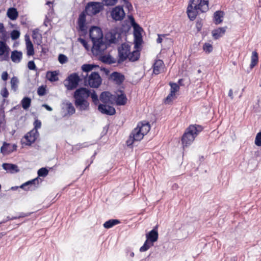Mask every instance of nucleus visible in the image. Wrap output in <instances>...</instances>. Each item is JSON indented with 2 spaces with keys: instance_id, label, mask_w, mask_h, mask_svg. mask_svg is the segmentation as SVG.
Wrapping results in <instances>:
<instances>
[{
  "instance_id": "f257e3e1",
  "label": "nucleus",
  "mask_w": 261,
  "mask_h": 261,
  "mask_svg": "<svg viewBox=\"0 0 261 261\" xmlns=\"http://www.w3.org/2000/svg\"><path fill=\"white\" fill-rule=\"evenodd\" d=\"M90 38L93 43L91 49L94 55L102 54L107 48V43L103 41V34L100 28L97 27H92L89 31Z\"/></svg>"
},
{
  "instance_id": "f03ea898",
  "label": "nucleus",
  "mask_w": 261,
  "mask_h": 261,
  "mask_svg": "<svg viewBox=\"0 0 261 261\" xmlns=\"http://www.w3.org/2000/svg\"><path fill=\"white\" fill-rule=\"evenodd\" d=\"M209 0H190L187 13L189 19L194 20L199 13L206 12L208 9Z\"/></svg>"
},
{
  "instance_id": "7ed1b4c3",
  "label": "nucleus",
  "mask_w": 261,
  "mask_h": 261,
  "mask_svg": "<svg viewBox=\"0 0 261 261\" xmlns=\"http://www.w3.org/2000/svg\"><path fill=\"white\" fill-rule=\"evenodd\" d=\"M90 95V91L86 88L76 89L73 94L74 105L79 111H87L89 108L88 99Z\"/></svg>"
},
{
  "instance_id": "20e7f679",
  "label": "nucleus",
  "mask_w": 261,
  "mask_h": 261,
  "mask_svg": "<svg viewBox=\"0 0 261 261\" xmlns=\"http://www.w3.org/2000/svg\"><path fill=\"white\" fill-rule=\"evenodd\" d=\"M150 129L148 122H139L130 134L129 139L126 141L128 146L132 145L135 141H140Z\"/></svg>"
},
{
  "instance_id": "39448f33",
  "label": "nucleus",
  "mask_w": 261,
  "mask_h": 261,
  "mask_svg": "<svg viewBox=\"0 0 261 261\" xmlns=\"http://www.w3.org/2000/svg\"><path fill=\"white\" fill-rule=\"evenodd\" d=\"M202 127L199 125H191L186 129L183 135L181 141L184 146L190 145L194 140L195 138L202 130Z\"/></svg>"
},
{
  "instance_id": "423d86ee",
  "label": "nucleus",
  "mask_w": 261,
  "mask_h": 261,
  "mask_svg": "<svg viewBox=\"0 0 261 261\" xmlns=\"http://www.w3.org/2000/svg\"><path fill=\"white\" fill-rule=\"evenodd\" d=\"M80 81V77L76 73L70 74L64 81V85L69 90H73L77 87Z\"/></svg>"
},
{
  "instance_id": "0eeeda50",
  "label": "nucleus",
  "mask_w": 261,
  "mask_h": 261,
  "mask_svg": "<svg viewBox=\"0 0 261 261\" xmlns=\"http://www.w3.org/2000/svg\"><path fill=\"white\" fill-rule=\"evenodd\" d=\"M102 9V6L98 2H89L86 7L87 14L90 16L98 13Z\"/></svg>"
},
{
  "instance_id": "6e6552de",
  "label": "nucleus",
  "mask_w": 261,
  "mask_h": 261,
  "mask_svg": "<svg viewBox=\"0 0 261 261\" xmlns=\"http://www.w3.org/2000/svg\"><path fill=\"white\" fill-rule=\"evenodd\" d=\"M130 51V45L126 43L122 44L118 48V62L122 63L126 60L128 56Z\"/></svg>"
},
{
  "instance_id": "1a4fd4ad",
  "label": "nucleus",
  "mask_w": 261,
  "mask_h": 261,
  "mask_svg": "<svg viewBox=\"0 0 261 261\" xmlns=\"http://www.w3.org/2000/svg\"><path fill=\"white\" fill-rule=\"evenodd\" d=\"M88 81L91 87L98 88L101 83V79L97 72H93L89 76Z\"/></svg>"
},
{
  "instance_id": "9d476101",
  "label": "nucleus",
  "mask_w": 261,
  "mask_h": 261,
  "mask_svg": "<svg viewBox=\"0 0 261 261\" xmlns=\"http://www.w3.org/2000/svg\"><path fill=\"white\" fill-rule=\"evenodd\" d=\"M125 15L124 10L122 7L117 6L115 7L111 12V16L113 19L116 21L121 20Z\"/></svg>"
},
{
  "instance_id": "9b49d317",
  "label": "nucleus",
  "mask_w": 261,
  "mask_h": 261,
  "mask_svg": "<svg viewBox=\"0 0 261 261\" xmlns=\"http://www.w3.org/2000/svg\"><path fill=\"white\" fill-rule=\"evenodd\" d=\"M10 47L4 41H0V57L2 60L8 61L9 59Z\"/></svg>"
},
{
  "instance_id": "f8f14e48",
  "label": "nucleus",
  "mask_w": 261,
  "mask_h": 261,
  "mask_svg": "<svg viewBox=\"0 0 261 261\" xmlns=\"http://www.w3.org/2000/svg\"><path fill=\"white\" fill-rule=\"evenodd\" d=\"M114 95L112 94L109 92H103L100 95V100L104 103V105L114 104Z\"/></svg>"
},
{
  "instance_id": "ddd939ff",
  "label": "nucleus",
  "mask_w": 261,
  "mask_h": 261,
  "mask_svg": "<svg viewBox=\"0 0 261 261\" xmlns=\"http://www.w3.org/2000/svg\"><path fill=\"white\" fill-rule=\"evenodd\" d=\"M98 110L102 114L107 115H113L116 113L115 108L108 105L100 104L98 107Z\"/></svg>"
},
{
  "instance_id": "4468645a",
  "label": "nucleus",
  "mask_w": 261,
  "mask_h": 261,
  "mask_svg": "<svg viewBox=\"0 0 261 261\" xmlns=\"http://www.w3.org/2000/svg\"><path fill=\"white\" fill-rule=\"evenodd\" d=\"M39 184V180L38 178H36L31 180H29L27 182L21 185L19 187L25 191L29 190H34L37 187Z\"/></svg>"
},
{
  "instance_id": "2eb2a0df",
  "label": "nucleus",
  "mask_w": 261,
  "mask_h": 261,
  "mask_svg": "<svg viewBox=\"0 0 261 261\" xmlns=\"http://www.w3.org/2000/svg\"><path fill=\"white\" fill-rule=\"evenodd\" d=\"M38 135L39 134L37 130H32L27 133L24 136V138L27 141V142H25V144L27 145H31L35 141L38 136Z\"/></svg>"
},
{
  "instance_id": "dca6fc26",
  "label": "nucleus",
  "mask_w": 261,
  "mask_h": 261,
  "mask_svg": "<svg viewBox=\"0 0 261 261\" xmlns=\"http://www.w3.org/2000/svg\"><path fill=\"white\" fill-rule=\"evenodd\" d=\"M115 103L118 106H123L126 103L127 98L126 95L123 93L122 91H120L119 93L114 95Z\"/></svg>"
},
{
  "instance_id": "f3484780",
  "label": "nucleus",
  "mask_w": 261,
  "mask_h": 261,
  "mask_svg": "<svg viewBox=\"0 0 261 261\" xmlns=\"http://www.w3.org/2000/svg\"><path fill=\"white\" fill-rule=\"evenodd\" d=\"M120 34L115 31L108 33L106 35V39L111 43H116L118 42Z\"/></svg>"
},
{
  "instance_id": "a211bd4d",
  "label": "nucleus",
  "mask_w": 261,
  "mask_h": 261,
  "mask_svg": "<svg viewBox=\"0 0 261 261\" xmlns=\"http://www.w3.org/2000/svg\"><path fill=\"white\" fill-rule=\"evenodd\" d=\"M25 41L26 44L27 54L28 56H33L34 55V49L33 45L30 39L29 36L25 35Z\"/></svg>"
},
{
  "instance_id": "6ab92c4d",
  "label": "nucleus",
  "mask_w": 261,
  "mask_h": 261,
  "mask_svg": "<svg viewBox=\"0 0 261 261\" xmlns=\"http://www.w3.org/2000/svg\"><path fill=\"white\" fill-rule=\"evenodd\" d=\"M10 58L13 62L19 63L22 59V53L17 50H13L11 52Z\"/></svg>"
},
{
  "instance_id": "aec40b11",
  "label": "nucleus",
  "mask_w": 261,
  "mask_h": 261,
  "mask_svg": "<svg viewBox=\"0 0 261 261\" xmlns=\"http://www.w3.org/2000/svg\"><path fill=\"white\" fill-rule=\"evenodd\" d=\"M2 167L4 169L10 172V173H15L19 171V169H18V166L15 164L4 163L2 165Z\"/></svg>"
},
{
  "instance_id": "412c9836",
  "label": "nucleus",
  "mask_w": 261,
  "mask_h": 261,
  "mask_svg": "<svg viewBox=\"0 0 261 261\" xmlns=\"http://www.w3.org/2000/svg\"><path fill=\"white\" fill-rule=\"evenodd\" d=\"M111 77L118 85L121 84L125 79L124 75L118 72H113Z\"/></svg>"
},
{
  "instance_id": "4be33fe9",
  "label": "nucleus",
  "mask_w": 261,
  "mask_h": 261,
  "mask_svg": "<svg viewBox=\"0 0 261 261\" xmlns=\"http://www.w3.org/2000/svg\"><path fill=\"white\" fill-rule=\"evenodd\" d=\"M164 63L161 60H156L153 64V72L155 74H158L164 69Z\"/></svg>"
},
{
  "instance_id": "5701e85b",
  "label": "nucleus",
  "mask_w": 261,
  "mask_h": 261,
  "mask_svg": "<svg viewBox=\"0 0 261 261\" xmlns=\"http://www.w3.org/2000/svg\"><path fill=\"white\" fill-rule=\"evenodd\" d=\"M104 54V52L101 54L99 55V60L101 61L102 62L106 64H113L115 63L116 62V60L113 58L110 55H102Z\"/></svg>"
},
{
  "instance_id": "b1692460",
  "label": "nucleus",
  "mask_w": 261,
  "mask_h": 261,
  "mask_svg": "<svg viewBox=\"0 0 261 261\" xmlns=\"http://www.w3.org/2000/svg\"><path fill=\"white\" fill-rule=\"evenodd\" d=\"M226 27L219 28L214 30L212 33L215 39H218L221 37L226 32Z\"/></svg>"
},
{
  "instance_id": "393cba45",
  "label": "nucleus",
  "mask_w": 261,
  "mask_h": 261,
  "mask_svg": "<svg viewBox=\"0 0 261 261\" xmlns=\"http://www.w3.org/2000/svg\"><path fill=\"white\" fill-rule=\"evenodd\" d=\"M147 240L153 243L156 242L158 239V232L154 229L151 230L148 233L146 234Z\"/></svg>"
},
{
  "instance_id": "a878e982",
  "label": "nucleus",
  "mask_w": 261,
  "mask_h": 261,
  "mask_svg": "<svg viewBox=\"0 0 261 261\" xmlns=\"http://www.w3.org/2000/svg\"><path fill=\"white\" fill-rule=\"evenodd\" d=\"M224 12L222 11H217L214 14V21L216 24H220L223 21Z\"/></svg>"
},
{
  "instance_id": "bb28decb",
  "label": "nucleus",
  "mask_w": 261,
  "mask_h": 261,
  "mask_svg": "<svg viewBox=\"0 0 261 261\" xmlns=\"http://www.w3.org/2000/svg\"><path fill=\"white\" fill-rule=\"evenodd\" d=\"M7 16L12 20H16L18 16V13L16 9L14 8H9L7 13Z\"/></svg>"
},
{
  "instance_id": "cd10ccee",
  "label": "nucleus",
  "mask_w": 261,
  "mask_h": 261,
  "mask_svg": "<svg viewBox=\"0 0 261 261\" xmlns=\"http://www.w3.org/2000/svg\"><path fill=\"white\" fill-rule=\"evenodd\" d=\"M258 62V54L256 51H254L252 53L251 57V63L250 65V68H253L255 66Z\"/></svg>"
},
{
  "instance_id": "c85d7f7f",
  "label": "nucleus",
  "mask_w": 261,
  "mask_h": 261,
  "mask_svg": "<svg viewBox=\"0 0 261 261\" xmlns=\"http://www.w3.org/2000/svg\"><path fill=\"white\" fill-rule=\"evenodd\" d=\"M85 23L86 15L84 12H83L80 15L78 19V24L81 30H84V28L85 26Z\"/></svg>"
},
{
  "instance_id": "c756f323",
  "label": "nucleus",
  "mask_w": 261,
  "mask_h": 261,
  "mask_svg": "<svg viewBox=\"0 0 261 261\" xmlns=\"http://www.w3.org/2000/svg\"><path fill=\"white\" fill-rule=\"evenodd\" d=\"M47 79L50 82L58 81V73L55 71H48L46 73Z\"/></svg>"
},
{
  "instance_id": "7c9ffc66",
  "label": "nucleus",
  "mask_w": 261,
  "mask_h": 261,
  "mask_svg": "<svg viewBox=\"0 0 261 261\" xmlns=\"http://www.w3.org/2000/svg\"><path fill=\"white\" fill-rule=\"evenodd\" d=\"M140 57V53L137 50H134L130 53L129 51L127 58L130 61H136L138 60Z\"/></svg>"
},
{
  "instance_id": "2f4dec72",
  "label": "nucleus",
  "mask_w": 261,
  "mask_h": 261,
  "mask_svg": "<svg viewBox=\"0 0 261 261\" xmlns=\"http://www.w3.org/2000/svg\"><path fill=\"white\" fill-rule=\"evenodd\" d=\"M120 223V221L117 219H111L106 221L103 224V226L106 228H110L113 226L117 225Z\"/></svg>"
},
{
  "instance_id": "473e14b6",
  "label": "nucleus",
  "mask_w": 261,
  "mask_h": 261,
  "mask_svg": "<svg viewBox=\"0 0 261 261\" xmlns=\"http://www.w3.org/2000/svg\"><path fill=\"white\" fill-rule=\"evenodd\" d=\"M64 105H65L67 111L69 115H72L75 113V108L71 102L67 101L64 102Z\"/></svg>"
},
{
  "instance_id": "72a5a7b5",
  "label": "nucleus",
  "mask_w": 261,
  "mask_h": 261,
  "mask_svg": "<svg viewBox=\"0 0 261 261\" xmlns=\"http://www.w3.org/2000/svg\"><path fill=\"white\" fill-rule=\"evenodd\" d=\"M31 103V99L28 97H24L21 100L22 107L25 110L28 109L30 107Z\"/></svg>"
},
{
  "instance_id": "f704fd0d",
  "label": "nucleus",
  "mask_w": 261,
  "mask_h": 261,
  "mask_svg": "<svg viewBox=\"0 0 261 261\" xmlns=\"http://www.w3.org/2000/svg\"><path fill=\"white\" fill-rule=\"evenodd\" d=\"M18 80L15 76L13 77L11 80V88L14 91H16L18 87Z\"/></svg>"
},
{
  "instance_id": "c9c22d12",
  "label": "nucleus",
  "mask_w": 261,
  "mask_h": 261,
  "mask_svg": "<svg viewBox=\"0 0 261 261\" xmlns=\"http://www.w3.org/2000/svg\"><path fill=\"white\" fill-rule=\"evenodd\" d=\"M32 37L34 40H38L39 41L37 43L39 44V42H41L42 36L41 34L39 33L38 29H35L33 31Z\"/></svg>"
},
{
  "instance_id": "e433bc0d",
  "label": "nucleus",
  "mask_w": 261,
  "mask_h": 261,
  "mask_svg": "<svg viewBox=\"0 0 261 261\" xmlns=\"http://www.w3.org/2000/svg\"><path fill=\"white\" fill-rule=\"evenodd\" d=\"M153 245V243H150L148 240H146L144 245L140 248V251L144 252L147 251L151 246Z\"/></svg>"
},
{
  "instance_id": "4c0bfd02",
  "label": "nucleus",
  "mask_w": 261,
  "mask_h": 261,
  "mask_svg": "<svg viewBox=\"0 0 261 261\" xmlns=\"http://www.w3.org/2000/svg\"><path fill=\"white\" fill-rule=\"evenodd\" d=\"M9 145V144L4 142L3 145L1 148V153H2L3 154H6L11 152L13 151V150H8V149L7 148Z\"/></svg>"
},
{
  "instance_id": "58836bf2",
  "label": "nucleus",
  "mask_w": 261,
  "mask_h": 261,
  "mask_svg": "<svg viewBox=\"0 0 261 261\" xmlns=\"http://www.w3.org/2000/svg\"><path fill=\"white\" fill-rule=\"evenodd\" d=\"M175 97V94L170 92L165 99L164 102L166 104H169Z\"/></svg>"
},
{
  "instance_id": "ea45409f",
  "label": "nucleus",
  "mask_w": 261,
  "mask_h": 261,
  "mask_svg": "<svg viewBox=\"0 0 261 261\" xmlns=\"http://www.w3.org/2000/svg\"><path fill=\"white\" fill-rule=\"evenodd\" d=\"M94 67V65L91 64H84L82 66V69L83 71L85 72H88L91 71L93 68Z\"/></svg>"
},
{
  "instance_id": "a19ab883",
  "label": "nucleus",
  "mask_w": 261,
  "mask_h": 261,
  "mask_svg": "<svg viewBox=\"0 0 261 261\" xmlns=\"http://www.w3.org/2000/svg\"><path fill=\"white\" fill-rule=\"evenodd\" d=\"M203 49L206 53H210L213 50V46L208 43H205L203 46Z\"/></svg>"
},
{
  "instance_id": "79ce46f5",
  "label": "nucleus",
  "mask_w": 261,
  "mask_h": 261,
  "mask_svg": "<svg viewBox=\"0 0 261 261\" xmlns=\"http://www.w3.org/2000/svg\"><path fill=\"white\" fill-rule=\"evenodd\" d=\"M170 85L171 86L170 92L173 94H175L179 89V86L176 83H170Z\"/></svg>"
},
{
  "instance_id": "37998d69",
  "label": "nucleus",
  "mask_w": 261,
  "mask_h": 261,
  "mask_svg": "<svg viewBox=\"0 0 261 261\" xmlns=\"http://www.w3.org/2000/svg\"><path fill=\"white\" fill-rule=\"evenodd\" d=\"M38 175L39 176L44 177L48 173V171L45 168H41L38 171Z\"/></svg>"
},
{
  "instance_id": "c03bdc74",
  "label": "nucleus",
  "mask_w": 261,
  "mask_h": 261,
  "mask_svg": "<svg viewBox=\"0 0 261 261\" xmlns=\"http://www.w3.org/2000/svg\"><path fill=\"white\" fill-rule=\"evenodd\" d=\"M20 33L17 30H13L11 33V38L12 40H15L19 38Z\"/></svg>"
},
{
  "instance_id": "a18cd8bd",
  "label": "nucleus",
  "mask_w": 261,
  "mask_h": 261,
  "mask_svg": "<svg viewBox=\"0 0 261 261\" xmlns=\"http://www.w3.org/2000/svg\"><path fill=\"white\" fill-rule=\"evenodd\" d=\"M58 60L61 64H63L67 62L68 58L65 55L63 54H60L58 57Z\"/></svg>"
},
{
  "instance_id": "49530a36",
  "label": "nucleus",
  "mask_w": 261,
  "mask_h": 261,
  "mask_svg": "<svg viewBox=\"0 0 261 261\" xmlns=\"http://www.w3.org/2000/svg\"><path fill=\"white\" fill-rule=\"evenodd\" d=\"M255 144L257 146H261V132L257 134L255 139Z\"/></svg>"
},
{
  "instance_id": "de8ad7c7",
  "label": "nucleus",
  "mask_w": 261,
  "mask_h": 261,
  "mask_svg": "<svg viewBox=\"0 0 261 261\" xmlns=\"http://www.w3.org/2000/svg\"><path fill=\"white\" fill-rule=\"evenodd\" d=\"M92 99L93 102L96 105L98 102V96L94 91L92 93L90 92V95Z\"/></svg>"
},
{
  "instance_id": "09e8293b",
  "label": "nucleus",
  "mask_w": 261,
  "mask_h": 261,
  "mask_svg": "<svg viewBox=\"0 0 261 261\" xmlns=\"http://www.w3.org/2000/svg\"><path fill=\"white\" fill-rule=\"evenodd\" d=\"M118 0H102L106 6H114L115 5Z\"/></svg>"
},
{
  "instance_id": "8fccbe9b",
  "label": "nucleus",
  "mask_w": 261,
  "mask_h": 261,
  "mask_svg": "<svg viewBox=\"0 0 261 261\" xmlns=\"http://www.w3.org/2000/svg\"><path fill=\"white\" fill-rule=\"evenodd\" d=\"M8 38L7 32L6 31L0 32V39L2 40L1 41H4L6 42Z\"/></svg>"
},
{
  "instance_id": "3c124183",
  "label": "nucleus",
  "mask_w": 261,
  "mask_h": 261,
  "mask_svg": "<svg viewBox=\"0 0 261 261\" xmlns=\"http://www.w3.org/2000/svg\"><path fill=\"white\" fill-rule=\"evenodd\" d=\"M46 89L43 86H40L38 88L37 93L39 96H43L45 94Z\"/></svg>"
},
{
  "instance_id": "603ef678",
  "label": "nucleus",
  "mask_w": 261,
  "mask_h": 261,
  "mask_svg": "<svg viewBox=\"0 0 261 261\" xmlns=\"http://www.w3.org/2000/svg\"><path fill=\"white\" fill-rule=\"evenodd\" d=\"M28 67L29 69L36 70L37 69L35 64L33 61H30L28 63Z\"/></svg>"
},
{
  "instance_id": "864d4df0",
  "label": "nucleus",
  "mask_w": 261,
  "mask_h": 261,
  "mask_svg": "<svg viewBox=\"0 0 261 261\" xmlns=\"http://www.w3.org/2000/svg\"><path fill=\"white\" fill-rule=\"evenodd\" d=\"M34 128L33 130H37L41 126V122L40 120L37 119L34 122Z\"/></svg>"
},
{
  "instance_id": "5fc2aeb1",
  "label": "nucleus",
  "mask_w": 261,
  "mask_h": 261,
  "mask_svg": "<svg viewBox=\"0 0 261 261\" xmlns=\"http://www.w3.org/2000/svg\"><path fill=\"white\" fill-rule=\"evenodd\" d=\"M79 41L81 42V43L85 47V48L87 50H89V46H88V43L85 39L80 38H79Z\"/></svg>"
},
{
  "instance_id": "6e6d98bb",
  "label": "nucleus",
  "mask_w": 261,
  "mask_h": 261,
  "mask_svg": "<svg viewBox=\"0 0 261 261\" xmlns=\"http://www.w3.org/2000/svg\"><path fill=\"white\" fill-rule=\"evenodd\" d=\"M1 95L3 97L7 98L9 95V92L7 89L5 87L1 90Z\"/></svg>"
},
{
  "instance_id": "4d7b16f0",
  "label": "nucleus",
  "mask_w": 261,
  "mask_h": 261,
  "mask_svg": "<svg viewBox=\"0 0 261 261\" xmlns=\"http://www.w3.org/2000/svg\"><path fill=\"white\" fill-rule=\"evenodd\" d=\"M136 38H135V46H137L139 44H140L141 42V37L140 36V34H139V35H135Z\"/></svg>"
},
{
  "instance_id": "13d9d810",
  "label": "nucleus",
  "mask_w": 261,
  "mask_h": 261,
  "mask_svg": "<svg viewBox=\"0 0 261 261\" xmlns=\"http://www.w3.org/2000/svg\"><path fill=\"white\" fill-rule=\"evenodd\" d=\"M124 2L125 7L128 9V10L133 8L132 4L128 2L127 0H122Z\"/></svg>"
},
{
  "instance_id": "bf43d9fd",
  "label": "nucleus",
  "mask_w": 261,
  "mask_h": 261,
  "mask_svg": "<svg viewBox=\"0 0 261 261\" xmlns=\"http://www.w3.org/2000/svg\"><path fill=\"white\" fill-rule=\"evenodd\" d=\"M8 74L7 72L4 71L2 73V79L4 81H6L8 79Z\"/></svg>"
},
{
  "instance_id": "052dcab7",
  "label": "nucleus",
  "mask_w": 261,
  "mask_h": 261,
  "mask_svg": "<svg viewBox=\"0 0 261 261\" xmlns=\"http://www.w3.org/2000/svg\"><path fill=\"white\" fill-rule=\"evenodd\" d=\"M165 37L164 35L158 34V38L156 40V42L158 43H161L163 40V37Z\"/></svg>"
},
{
  "instance_id": "680f3d73",
  "label": "nucleus",
  "mask_w": 261,
  "mask_h": 261,
  "mask_svg": "<svg viewBox=\"0 0 261 261\" xmlns=\"http://www.w3.org/2000/svg\"><path fill=\"white\" fill-rule=\"evenodd\" d=\"M30 214H31V213H21L20 214V215L18 216V217H19V218H23V217H28V216H30Z\"/></svg>"
},
{
  "instance_id": "e2e57ef3",
  "label": "nucleus",
  "mask_w": 261,
  "mask_h": 261,
  "mask_svg": "<svg viewBox=\"0 0 261 261\" xmlns=\"http://www.w3.org/2000/svg\"><path fill=\"white\" fill-rule=\"evenodd\" d=\"M42 107L45 108L47 111H51L53 110V109L46 104H43Z\"/></svg>"
},
{
  "instance_id": "0e129e2a",
  "label": "nucleus",
  "mask_w": 261,
  "mask_h": 261,
  "mask_svg": "<svg viewBox=\"0 0 261 261\" xmlns=\"http://www.w3.org/2000/svg\"><path fill=\"white\" fill-rule=\"evenodd\" d=\"M228 96L231 98V99H233V92H232V89H230L229 91V92H228Z\"/></svg>"
},
{
  "instance_id": "69168bd1",
  "label": "nucleus",
  "mask_w": 261,
  "mask_h": 261,
  "mask_svg": "<svg viewBox=\"0 0 261 261\" xmlns=\"http://www.w3.org/2000/svg\"><path fill=\"white\" fill-rule=\"evenodd\" d=\"M5 31H6V30H5V28H4L3 23H0V32H3Z\"/></svg>"
},
{
  "instance_id": "338daca9",
  "label": "nucleus",
  "mask_w": 261,
  "mask_h": 261,
  "mask_svg": "<svg viewBox=\"0 0 261 261\" xmlns=\"http://www.w3.org/2000/svg\"><path fill=\"white\" fill-rule=\"evenodd\" d=\"M18 188V187H17V186H16V187H12L11 188V190H13V191H14V190H16V189H17Z\"/></svg>"
},
{
  "instance_id": "774afa93",
  "label": "nucleus",
  "mask_w": 261,
  "mask_h": 261,
  "mask_svg": "<svg viewBox=\"0 0 261 261\" xmlns=\"http://www.w3.org/2000/svg\"><path fill=\"white\" fill-rule=\"evenodd\" d=\"M19 219L18 216L13 217L11 218L10 220H14V219Z\"/></svg>"
}]
</instances>
